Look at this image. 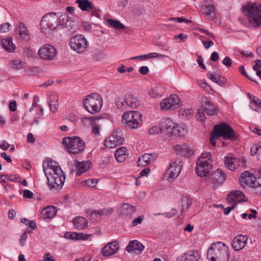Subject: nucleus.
<instances>
[{"label":"nucleus","instance_id":"obj_3","mask_svg":"<svg viewBox=\"0 0 261 261\" xmlns=\"http://www.w3.org/2000/svg\"><path fill=\"white\" fill-rule=\"evenodd\" d=\"M243 12L248 17L249 23L254 27L261 26V5L249 3L244 6Z\"/></svg>","mask_w":261,"mask_h":261},{"label":"nucleus","instance_id":"obj_47","mask_svg":"<svg viewBox=\"0 0 261 261\" xmlns=\"http://www.w3.org/2000/svg\"><path fill=\"white\" fill-rule=\"evenodd\" d=\"M98 179L96 178L89 179L85 181L86 185L89 187H95L96 186Z\"/></svg>","mask_w":261,"mask_h":261},{"label":"nucleus","instance_id":"obj_15","mask_svg":"<svg viewBox=\"0 0 261 261\" xmlns=\"http://www.w3.org/2000/svg\"><path fill=\"white\" fill-rule=\"evenodd\" d=\"M38 55L42 59L53 60L56 57V49L53 46L47 44L39 49Z\"/></svg>","mask_w":261,"mask_h":261},{"label":"nucleus","instance_id":"obj_1","mask_svg":"<svg viewBox=\"0 0 261 261\" xmlns=\"http://www.w3.org/2000/svg\"><path fill=\"white\" fill-rule=\"evenodd\" d=\"M43 170L50 189L53 191L61 189L65 182V175L58 163L52 160L44 163Z\"/></svg>","mask_w":261,"mask_h":261},{"label":"nucleus","instance_id":"obj_18","mask_svg":"<svg viewBox=\"0 0 261 261\" xmlns=\"http://www.w3.org/2000/svg\"><path fill=\"white\" fill-rule=\"evenodd\" d=\"M226 178V174L221 169H218L210 175V180L215 186L223 182Z\"/></svg>","mask_w":261,"mask_h":261},{"label":"nucleus","instance_id":"obj_25","mask_svg":"<svg viewBox=\"0 0 261 261\" xmlns=\"http://www.w3.org/2000/svg\"><path fill=\"white\" fill-rule=\"evenodd\" d=\"M156 158L155 153H144L140 156L138 160L137 164L139 166L144 167L154 161Z\"/></svg>","mask_w":261,"mask_h":261},{"label":"nucleus","instance_id":"obj_11","mask_svg":"<svg viewBox=\"0 0 261 261\" xmlns=\"http://www.w3.org/2000/svg\"><path fill=\"white\" fill-rule=\"evenodd\" d=\"M124 141L123 134L120 129L116 128L105 141V145L110 148L120 145Z\"/></svg>","mask_w":261,"mask_h":261},{"label":"nucleus","instance_id":"obj_10","mask_svg":"<svg viewBox=\"0 0 261 261\" xmlns=\"http://www.w3.org/2000/svg\"><path fill=\"white\" fill-rule=\"evenodd\" d=\"M69 45L71 49L81 54L88 47V42L82 35H76L70 38Z\"/></svg>","mask_w":261,"mask_h":261},{"label":"nucleus","instance_id":"obj_35","mask_svg":"<svg viewBox=\"0 0 261 261\" xmlns=\"http://www.w3.org/2000/svg\"><path fill=\"white\" fill-rule=\"evenodd\" d=\"M26 65L27 63L25 62L19 60H12L9 63L8 66L12 69L20 70L25 68Z\"/></svg>","mask_w":261,"mask_h":261},{"label":"nucleus","instance_id":"obj_16","mask_svg":"<svg viewBox=\"0 0 261 261\" xmlns=\"http://www.w3.org/2000/svg\"><path fill=\"white\" fill-rule=\"evenodd\" d=\"M240 181L243 186H248L252 188H257L261 186V184L255 180V177L253 174H251L248 171H244L241 174Z\"/></svg>","mask_w":261,"mask_h":261},{"label":"nucleus","instance_id":"obj_49","mask_svg":"<svg viewBox=\"0 0 261 261\" xmlns=\"http://www.w3.org/2000/svg\"><path fill=\"white\" fill-rule=\"evenodd\" d=\"M99 210L93 211L91 213V217L94 220L98 221L101 219V215L99 214Z\"/></svg>","mask_w":261,"mask_h":261},{"label":"nucleus","instance_id":"obj_13","mask_svg":"<svg viewBox=\"0 0 261 261\" xmlns=\"http://www.w3.org/2000/svg\"><path fill=\"white\" fill-rule=\"evenodd\" d=\"M182 165L180 159L171 163L165 174V177L169 181L174 179L179 175Z\"/></svg>","mask_w":261,"mask_h":261},{"label":"nucleus","instance_id":"obj_9","mask_svg":"<svg viewBox=\"0 0 261 261\" xmlns=\"http://www.w3.org/2000/svg\"><path fill=\"white\" fill-rule=\"evenodd\" d=\"M214 131L218 136L222 137L224 139L236 140L237 137L234 130L227 124L223 122L216 125L214 127Z\"/></svg>","mask_w":261,"mask_h":261},{"label":"nucleus","instance_id":"obj_21","mask_svg":"<svg viewBox=\"0 0 261 261\" xmlns=\"http://www.w3.org/2000/svg\"><path fill=\"white\" fill-rule=\"evenodd\" d=\"M248 241L247 236L242 234L236 236L231 242V246L235 251H240L243 249Z\"/></svg>","mask_w":261,"mask_h":261},{"label":"nucleus","instance_id":"obj_8","mask_svg":"<svg viewBox=\"0 0 261 261\" xmlns=\"http://www.w3.org/2000/svg\"><path fill=\"white\" fill-rule=\"evenodd\" d=\"M63 142L67 146L69 152L72 154L83 151L85 147L84 142L79 137L65 138Z\"/></svg>","mask_w":261,"mask_h":261},{"label":"nucleus","instance_id":"obj_12","mask_svg":"<svg viewBox=\"0 0 261 261\" xmlns=\"http://www.w3.org/2000/svg\"><path fill=\"white\" fill-rule=\"evenodd\" d=\"M58 16L56 13L50 12L45 14L41 19L40 25L41 28L47 29H49L53 30L58 25Z\"/></svg>","mask_w":261,"mask_h":261},{"label":"nucleus","instance_id":"obj_36","mask_svg":"<svg viewBox=\"0 0 261 261\" xmlns=\"http://www.w3.org/2000/svg\"><path fill=\"white\" fill-rule=\"evenodd\" d=\"M76 3L83 11H89L92 8V4L89 0H76Z\"/></svg>","mask_w":261,"mask_h":261},{"label":"nucleus","instance_id":"obj_17","mask_svg":"<svg viewBox=\"0 0 261 261\" xmlns=\"http://www.w3.org/2000/svg\"><path fill=\"white\" fill-rule=\"evenodd\" d=\"M200 256L198 250H190L178 257L176 261H199Z\"/></svg>","mask_w":261,"mask_h":261},{"label":"nucleus","instance_id":"obj_39","mask_svg":"<svg viewBox=\"0 0 261 261\" xmlns=\"http://www.w3.org/2000/svg\"><path fill=\"white\" fill-rule=\"evenodd\" d=\"M107 21L111 27L116 29L123 30L125 28V26L122 23H121L119 21L117 20L108 19Z\"/></svg>","mask_w":261,"mask_h":261},{"label":"nucleus","instance_id":"obj_19","mask_svg":"<svg viewBox=\"0 0 261 261\" xmlns=\"http://www.w3.org/2000/svg\"><path fill=\"white\" fill-rule=\"evenodd\" d=\"M174 151L179 155L189 158L193 155V149L187 144H177L174 146Z\"/></svg>","mask_w":261,"mask_h":261},{"label":"nucleus","instance_id":"obj_30","mask_svg":"<svg viewBox=\"0 0 261 261\" xmlns=\"http://www.w3.org/2000/svg\"><path fill=\"white\" fill-rule=\"evenodd\" d=\"M16 29L17 33L21 39L25 41L30 40V37L27 28L23 22H19Z\"/></svg>","mask_w":261,"mask_h":261},{"label":"nucleus","instance_id":"obj_28","mask_svg":"<svg viewBox=\"0 0 261 261\" xmlns=\"http://www.w3.org/2000/svg\"><path fill=\"white\" fill-rule=\"evenodd\" d=\"M48 105L52 113L57 112L59 108V98L56 93H53L50 95Z\"/></svg>","mask_w":261,"mask_h":261},{"label":"nucleus","instance_id":"obj_26","mask_svg":"<svg viewBox=\"0 0 261 261\" xmlns=\"http://www.w3.org/2000/svg\"><path fill=\"white\" fill-rule=\"evenodd\" d=\"M202 13L210 19H213L215 16V9L214 6L206 1L201 7Z\"/></svg>","mask_w":261,"mask_h":261},{"label":"nucleus","instance_id":"obj_7","mask_svg":"<svg viewBox=\"0 0 261 261\" xmlns=\"http://www.w3.org/2000/svg\"><path fill=\"white\" fill-rule=\"evenodd\" d=\"M117 107L121 111H125L128 108L136 109L139 105L137 97L130 93H127L116 100Z\"/></svg>","mask_w":261,"mask_h":261},{"label":"nucleus","instance_id":"obj_4","mask_svg":"<svg viewBox=\"0 0 261 261\" xmlns=\"http://www.w3.org/2000/svg\"><path fill=\"white\" fill-rule=\"evenodd\" d=\"M212 167L211 153L204 152L201 155L196 162L195 171L199 176L205 177L210 172Z\"/></svg>","mask_w":261,"mask_h":261},{"label":"nucleus","instance_id":"obj_22","mask_svg":"<svg viewBox=\"0 0 261 261\" xmlns=\"http://www.w3.org/2000/svg\"><path fill=\"white\" fill-rule=\"evenodd\" d=\"M119 245L117 241L108 243L102 250V254L105 257H109L115 254L119 249Z\"/></svg>","mask_w":261,"mask_h":261},{"label":"nucleus","instance_id":"obj_43","mask_svg":"<svg viewBox=\"0 0 261 261\" xmlns=\"http://www.w3.org/2000/svg\"><path fill=\"white\" fill-rule=\"evenodd\" d=\"M24 74L26 75L36 76L39 74V71L36 67H30L24 71Z\"/></svg>","mask_w":261,"mask_h":261},{"label":"nucleus","instance_id":"obj_54","mask_svg":"<svg viewBox=\"0 0 261 261\" xmlns=\"http://www.w3.org/2000/svg\"><path fill=\"white\" fill-rule=\"evenodd\" d=\"M77 236V232H67L65 234V238L67 239L70 240H76V237Z\"/></svg>","mask_w":261,"mask_h":261},{"label":"nucleus","instance_id":"obj_61","mask_svg":"<svg viewBox=\"0 0 261 261\" xmlns=\"http://www.w3.org/2000/svg\"><path fill=\"white\" fill-rule=\"evenodd\" d=\"M176 214H177V211L174 209H172L171 212L165 213L163 214L162 215L164 216L166 218H171L173 216H175Z\"/></svg>","mask_w":261,"mask_h":261},{"label":"nucleus","instance_id":"obj_64","mask_svg":"<svg viewBox=\"0 0 261 261\" xmlns=\"http://www.w3.org/2000/svg\"><path fill=\"white\" fill-rule=\"evenodd\" d=\"M202 43L204 46V47L206 49H208L211 46H213L214 45V42L213 41L209 40L206 42V41H202Z\"/></svg>","mask_w":261,"mask_h":261},{"label":"nucleus","instance_id":"obj_60","mask_svg":"<svg viewBox=\"0 0 261 261\" xmlns=\"http://www.w3.org/2000/svg\"><path fill=\"white\" fill-rule=\"evenodd\" d=\"M223 64L227 67L231 66L232 64V61L231 59L228 57H226L222 61Z\"/></svg>","mask_w":261,"mask_h":261},{"label":"nucleus","instance_id":"obj_6","mask_svg":"<svg viewBox=\"0 0 261 261\" xmlns=\"http://www.w3.org/2000/svg\"><path fill=\"white\" fill-rule=\"evenodd\" d=\"M142 121V114L138 111H129L122 116L121 122L127 129H136Z\"/></svg>","mask_w":261,"mask_h":261},{"label":"nucleus","instance_id":"obj_48","mask_svg":"<svg viewBox=\"0 0 261 261\" xmlns=\"http://www.w3.org/2000/svg\"><path fill=\"white\" fill-rule=\"evenodd\" d=\"M260 152V150L259 148V144H254L252 145L250 149V153L252 156H254L257 154V153Z\"/></svg>","mask_w":261,"mask_h":261},{"label":"nucleus","instance_id":"obj_31","mask_svg":"<svg viewBox=\"0 0 261 261\" xmlns=\"http://www.w3.org/2000/svg\"><path fill=\"white\" fill-rule=\"evenodd\" d=\"M144 248V246L140 242L137 240H133L129 242L126 247V250L128 252L135 250L141 252Z\"/></svg>","mask_w":261,"mask_h":261},{"label":"nucleus","instance_id":"obj_23","mask_svg":"<svg viewBox=\"0 0 261 261\" xmlns=\"http://www.w3.org/2000/svg\"><path fill=\"white\" fill-rule=\"evenodd\" d=\"M245 196L241 191H232L227 196L226 198L228 202L230 204H233L236 205L237 202L245 201Z\"/></svg>","mask_w":261,"mask_h":261},{"label":"nucleus","instance_id":"obj_53","mask_svg":"<svg viewBox=\"0 0 261 261\" xmlns=\"http://www.w3.org/2000/svg\"><path fill=\"white\" fill-rule=\"evenodd\" d=\"M207 77L211 80L213 82L216 83L217 81L220 77V75H217L215 73L212 72H208Z\"/></svg>","mask_w":261,"mask_h":261},{"label":"nucleus","instance_id":"obj_27","mask_svg":"<svg viewBox=\"0 0 261 261\" xmlns=\"http://www.w3.org/2000/svg\"><path fill=\"white\" fill-rule=\"evenodd\" d=\"M136 211L135 206L123 203L121 207V215L125 218H131Z\"/></svg>","mask_w":261,"mask_h":261},{"label":"nucleus","instance_id":"obj_62","mask_svg":"<svg viewBox=\"0 0 261 261\" xmlns=\"http://www.w3.org/2000/svg\"><path fill=\"white\" fill-rule=\"evenodd\" d=\"M33 196V193L29 190H25L23 191V196L26 198H32Z\"/></svg>","mask_w":261,"mask_h":261},{"label":"nucleus","instance_id":"obj_40","mask_svg":"<svg viewBox=\"0 0 261 261\" xmlns=\"http://www.w3.org/2000/svg\"><path fill=\"white\" fill-rule=\"evenodd\" d=\"M64 28H66L70 33H74L77 29V26L75 24L74 21L71 20H69L67 23L64 25Z\"/></svg>","mask_w":261,"mask_h":261},{"label":"nucleus","instance_id":"obj_50","mask_svg":"<svg viewBox=\"0 0 261 261\" xmlns=\"http://www.w3.org/2000/svg\"><path fill=\"white\" fill-rule=\"evenodd\" d=\"M162 132V129L157 126H153L151 128H150V129L148 131V133L149 135H155L159 133H161Z\"/></svg>","mask_w":261,"mask_h":261},{"label":"nucleus","instance_id":"obj_56","mask_svg":"<svg viewBox=\"0 0 261 261\" xmlns=\"http://www.w3.org/2000/svg\"><path fill=\"white\" fill-rule=\"evenodd\" d=\"M91 14L97 17H99V12L100 10L98 8L95 7L93 5H92V8L90 9V11Z\"/></svg>","mask_w":261,"mask_h":261},{"label":"nucleus","instance_id":"obj_46","mask_svg":"<svg viewBox=\"0 0 261 261\" xmlns=\"http://www.w3.org/2000/svg\"><path fill=\"white\" fill-rule=\"evenodd\" d=\"M99 212V214H100L101 216H107L108 215H110L111 214L114 210L112 207H107V208H103L102 209L98 210Z\"/></svg>","mask_w":261,"mask_h":261},{"label":"nucleus","instance_id":"obj_2","mask_svg":"<svg viewBox=\"0 0 261 261\" xmlns=\"http://www.w3.org/2000/svg\"><path fill=\"white\" fill-rule=\"evenodd\" d=\"M229 255L228 248L221 242L212 243L207 252V257L210 261H228Z\"/></svg>","mask_w":261,"mask_h":261},{"label":"nucleus","instance_id":"obj_41","mask_svg":"<svg viewBox=\"0 0 261 261\" xmlns=\"http://www.w3.org/2000/svg\"><path fill=\"white\" fill-rule=\"evenodd\" d=\"M160 88L159 87H154L151 88L148 91V94L152 98H156L157 97H161V94L160 90Z\"/></svg>","mask_w":261,"mask_h":261},{"label":"nucleus","instance_id":"obj_57","mask_svg":"<svg viewBox=\"0 0 261 261\" xmlns=\"http://www.w3.org/2000/svg\"><path fill=\"white\" fill-rule=\"evenodd\" d=\"M197 58H198V59L197 60V62L198 65L202 69H203L204 70H206V66H205V65L203 63V59L202 58V56H199L198 54L197 55Z\"/></svg>","mask_w":261,"mask_h":261},{"label":"nucleus","instance_id":"obj_24","mask_svg":"<svg viewBox=\"0 0 261 261\" xmlns=\"http://www.w3.org/2000/svg\"><path fill=\"white\" fill-rule=\"evenodd\" d=\"M224 163L226 167L231 171L237 169L242 164L239 159L232 155L225 156Z\"/></svg>","mask_w":261,"mask_h":261},{"label":"nucleus","instance_id":"obj_42","mask_svg":"<svg viewBox=\"0 0 261 261\" xmlns=\"http://www.w3.org/2000/svg\"><path fill=\"white\" fill-rule=\"evenodd\" d=\"M58 19L59 25L64 27V25L69 20V16L68 14L65 12L63 14L58 17Z\"/></svg>","mask_w":261,"mask_h":261},{"label":"nucleus","instance_id":"obj_38","mask_svg":"<svg viewBox=\"0 0 261 261\" xmlns=\"http://www.w3.org/2000/svg\"><path fill=\"white\" fill-rule=\"evenodd\" d=\"M126 148L125 147H120L117 149L115 155L117 161L122 162L126 158Z\"/></svg>","mask_w":261,"mask_h":261},{"label":"nucleus","instance_id":"obj_32","mask_svg":"<svg viewBox=\"0 0 261 261\" xmlns=\"http://www.w3.org/2000/svg\"><path fill=\"white\" fill-rule=\"evenodd\" d=\"M90 163L88 162H77L76 164V175L80 176L90 168Z\"/></svg>","mask_w":261,"mask_h":261},{"label":"nucleus","instance_id":"obj_44","mask_svg":"<svg viewBox=\"0 0 261 261\" xmlns=\"http://www.w3.org/2000/svg\"><path fill=\"white\" fill-rule=\"evenodd\" d=\"M164 57V55L158 54L156 53H150V54H149L147 55L140 56V59H148V58H156V57L162 58Z\"/></svg>","mask_w":261,"mask_h":261},{"label":"nucleus","instance_id":"obj_63","mask_svg":"<svg viewBox=\"0 0 261 261\" xmlns=\"http://www.w3.org/2000/svg\"><path fill=\"white\" fill-rule=\"evenodd\" d=\"M143 219V217L140 216L137 218L134 219L132 221V224L133 226H136L138 224H140L142 222Z\"/></svg>","mask_w":261,"mask_h":261},{"label":"nucleus","instance_id":"obj_14","mask_svg":"<svg viewBox=\"0 0 261 261\" xmlns=\"http://www.w3.org/2000/svg\"><path fill=\"white\" fill-rule=\"evenodd\" d=\"M179 102L178 96L177 95L172 94L161 102L160 107L163 110L177 109L179 107Z\"/></svg>","mask_w":261,"mask_h":261},{"label":"nucleus","instance_id":"obj_59","mask_svg":"<svg viewBox=\"0 0 261 261\" xmlns=\"http://www.w3.org/2000/svg\"><path fill=\"white\" fill-rule=\"evenodd\" d=\"M10 146V144L5 140H4L0 143V148L3 150H7Z\"/></svg>","mask_w":261,"mask_h":261},{"label":"nucleus","instance_id":"obj_37","mask_svg":"<svg viewBox=\"0 0 261 261\" xmlns=\"http://www.w3.org/2000/svg\"><path fill=\"white\" fill-rule=\"evenodd\" d=\"M204 110L209 116H213L217 112V109L215 106L210 101H206L204 104Z\"/></svg>","mask_w":261,"mask_h":261},{"label":"nucleus","instance_id":"obj_5","mask_svg":"<svg viewBox=\"0 0 261 261\" xmlns=\"http://www.w3.org/2000/svg\"><path fill=\"white\" fill-rule=\"evenodd\" d=\"M83 103L87 111L95 114L100 111L102 106V99L97 93L87 95L83 100Z\"/></svg>","mask_w":261,"mask_h":261},{"label":"nucleus","instance_id":"obj_45","mask_svg":"<svg viewBox=\"0 0 261 261\" xmlns=\"http://www.w3.org/2000/svg\"><path fill=\"white\" fill-rule=\"evenodd\" d=\"M203 108H200L198 110L196 117L197 120L199 121L202 122L205 119V116L203 113Z\"/></svg>","mask_w":261,"mask_h":261},{"label":"nucleus","instance_id":"obj_34","mask_svg":"<svg viewBox=\"0 0 261 261\" xmlns=\"http://www.w3.org/2000/svg\"><path fill=\"white\" fill-rule=\"evenodd\" d=\"M1 44L3 47L8 51L13 52L15 49V46L12 42V38L8 37L2 41Z\"/></svg>","mask_w":261,"mask_h":261},{"label":"nucleus","instance_id":"obj_20","mask_svg":"<svg viewBox=\"0 0 261 261\" xmlns=\"http://www.w3.org/2000/svg\"><path fill=\"white\" fill-rule=\"evenodd\" d=\"M173 124V126L170 125L166 128L168 133H171L176 137L184 136L187 134V129L185 125Z\"/></svg>","mask_w":261,"mask_h":261},{"label":"nucleus","instance_id":"obj_29","mask_svg":"<svg viewBox=\"0 0 261 261\" xmlns=\"http://www.w3.org/2000/svg\"><path fill=\"white\" fill-rule=\"evenodd\" d=\"M56 207L54 206H48L42 209L41 212V216L44 219H50L53 218L56 214Z\"/></svg>","mask_w":261,"mask_h":261},{"label":"nucleus","instance_id":"obj_51","mask_svg":"<svg viewBox=\"0 0 261 261\" xmlns=\"http://www.w3.org/2000/svg\"><path fill=\"white\" fill-rule=\"evenodd\" d=\"M220 137L216 135V133L213 131L211 135L210 141L211 143L213 146H215L216 144L217 140L219 139Z\"/></svg>","mask_w":261,"mask_h":261},{"label":"nucleus","instance_id":"obj_52","mask_svg":"<svg viewBox=\"0 0 261 261\" xmlns=\"http://www.w3.org/2000/svg\"><path fill=\"white\" fill-rule=\"evenodd\" d=\"M10 24L8 22H5L0 25V33H6L9 30Z\"/></svg>","mask_w":261,"mask_h":261},{"label":"nucleus","instance_id":"obj_55","mask_svg":"<svg viewBox=\"0 0 261 261\" xmlns=\"http://www.w3.org/2000/svg\"><path fill=\"white\" fill-rule=\"evenodd\" d=\"M239 71L243 76L247 77L248 80H250L251 81L255 82V80L252 79L248 75L247 72L245 71L244 66H241L240 67H239Z\"/></svg>","mask_w":261,"mask_h":261},{"label":"nucleus","instance_id":"obj_58","mask_svg":"<svg viewBox=\"0 0 261 261\" xmlns=\"http://www.w3.org/2000/svg\"><path fill=\"white\" fill-rule=\"evenodd\" d=\"M28 238V235L26 232L23 233L19 239V243L21 246H23L25 242Z\"/></svg>","mask_w":261,"mask_h":261},{"label":"nucleus","instance_id":"obj_33","mask_svg":"<svg viewBox=\"0 0 261 261\" xmlns=\"http://www.w3.org/2000/svg\"><path fill=\"white\" fill-rule=\"evenodd\" d=\"M73 223L76 229L81 230L87 226L88 222L85 218L79 216L73 219Z\"/></svg>","mask_w":261,"mask_h":261}]
</instances>
